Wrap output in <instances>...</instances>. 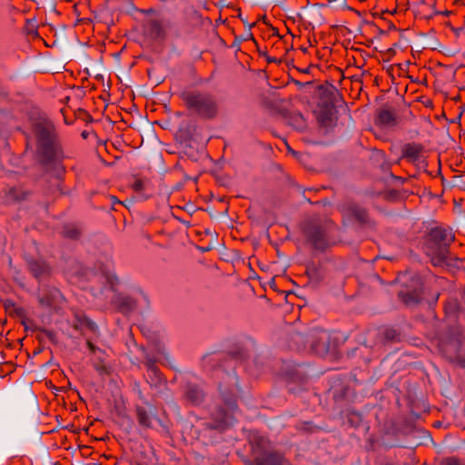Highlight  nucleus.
<instances>
[{
  "label": "nucleus",
  "instance_id": "nucleus-17",
  "mask_svg": "<svg viewBox=\"0 0 465 465\" xmlns=\"http://www.w3.org/2000/svg\"><path fill=\"white\" fill-rule=\"evenodd\" d=\"M288 124L292 126L298 131H302L306 128V121L300 113H295L287 118Z\"/></svg>",
  "mask_w": 465,
  "mask_h": 465
},
{
  "label": "nucleus",
  "instance_id": "nucleus-32",
  "mask_svg": "<svg viewBox=\"0 0 465 465\" xmlns=\"http://www.w3.org/2000/svg\"><path fill=\"white\" fill-rule=\"evenodd\" d=\"M288 151L291 152L292 153L295 154V152L292 151L289 146H288Z\"/></svg>",
  "mask_w": 465,
  "mask_h": 465
},
{
  "label": "nucleus",
  "instance_id": "nucleus-27",
  "mask_svg": "<svg viewBox=\"0 0 465 465\" xmlns=\"http://www.w3.org/2000/svg\"><path fill=\"white\" fill-rule=\"evenodd\" d=\"M445 465H459V463L455 459H448L445 461Z\"/></svg>",
  "mask_w": 465,
  "mask_h": 465
},
{
  "label": "nucleus",
  "instance_id": "nucleus-28",
  "mask_svg": "<svg viewBox=\"0 0 465 465\" xmlns=\"http://www.w3.org/2000/svg\"><path fill=\"white\" fill-rule=\"evenodd\" d=\"M87 346L92 351V352L96 351V347L89 340L87 341Z\"/></svg>",
  "mask_w": 465,
  "mask_h": 465
},
{
  "label": "nucleus",
  "instance_id": "nucleus-15",
  "mask_svg": "<svg viewBox=\"0 0 465 465\" xmlns=\"http://www.w3.org/2000/svg\"><path fill=\"white\" fill-rule=\"evenodd\" d=\"M399 297L407 305L416 304L421 300L420 291L413 290L411 292H400Z\"/></svg>",
  "mask_w": 465,
  "mask_h": 465
},
{
  "label": "nucleus",
  "instance_id": "nucleus-5",
  "mask_svg": "<svg viewBox=\"0 0 465 465\" xmlns=\"http://www.w3.org/2000/svg\"><path fill=\"white\" fill-rule=\"evenodd\" d=\"M333 226L331 222L323 223L316 222H308L304 227L303 232L308 243L313 249L323 252L331 244V234Z\"/></svg>",
  "mask_w": 465,
  "mask_h": 465
},
{
  "label": "nucleus",
  "instance_id": "nucleus-13",
  "mask_svg": "<svg viewBox=\"0 0 465 465\" xmlns=\"http://www.w3.org/2000/svg\"><path fill=\"white\" fill-rule=\"evenodd\" d=\"M422 146L417 143H408L403 148V156L411 162L419 161L421 155Z\"/></svg>",
  "mask_w": 465,
  "mask_h": 465
},
{
  "label": "nucleus",
  "instance_id": "nucleus-9",
  "mask_svg": "<svg viewBox=\"0 0 465 465\" xmlns=\"http://www.w3.org/2000/svg\"><path fill=\"white\" fill-rule=\"evenodd\" d=\"M185 400L193 405H199L203 402L205 393L198 385L188 383L184 389Z\"/></svg>",
  "mask_w": 465,
  "mask_h": 465
},
{
  "label": "nucleus",
  "instance_id": "nucleus-7",
  "mask_svg": "<svg viewBox=\"0 0 465 465\" xmlns=\"http://www.w3.org/2000/svg\"><path fill=\"white\" fill-rule=\"evenodd\" d=\"M308 341L311 351L320 356H324L329 351L330 336L325 331L312 333L308 337Z\"/></svg>",
  "mask_w": 465,
  "mask_h": 465
},
{
  "label": "nucleus",
  "instance_id": "nucleus-33",
  "mask_svg": "<svg viewBox=\"0 0 465 465\" xmlns=\"http://www.w3.org/2000/svg\"><path fill=\"white\" fill-rule=\"evenodd\" d=\"M113 201H114V203H116V202L119 203V201L115 197H113Z\"/></svg>",
  "mask_w": 465,
  "mask_h": 465
},
{
  "label": "nucleus",
  "instance_id": "nucleus-16",
  "mask_svg": "<svg viewBox=\"0 0 465 465\" xmlns=\"http://www.w3.org/2000/svg\"><path fill=\"white\" fill-rule=\"evenodd\" d=\"M5 312L11 316L24 318L25 315V309L17 306L12 300H5L3 302Z\"/></svg>",
  "mask_w": 465,
  "mask_h": 465
},
{
  "label": "nucleus",
  "instance_id": "nucleus-26",
  "mask_svg": "<svg viewBox=\"0 0 465 465\" xmlns=\"http://www.w3.org/2000/svg\"><path fill=\"white\" fill-rule=\"evenodd\" d=\"M292 340L296 343H302L304 337L301 333H294L292 336Z\"/></svg>",
  "mask_w": 465,
  "mask_h": 465
},
{
  "label": "nucleus",
  "instance_id": "nucleus-12",
  "mask_svg": "<svg viewBox=\"0 0 465 465\" xmlns=\"http://www.w3.org/2000/svg\"><path fill=\"white\" fill-rule=\"evenodd\" d=\"M376 124L385 128L393 127L398 124L396 114L388 109H381L377 114Z\"/></svg>",
  "mask_w": 465,
  "mask_h": 465
},
{
  "label": "nucleus",
  "instance_id": "nucleus-10",
  "mask_svg": "<svg viewBox=\"0 0 465 465\" xmlns=\"http://www.w3.org/2000/svg\"><path fill=\"white\" fill-rule=\"evenodd\" d=\"M60 291L56 288H46L39 296V303L44 307H52L58 304L62 299Z\"/></svg>",
  "mask_w": 465,
  "mask_h": 465
},
{
  "label": "nucleus",
  "instance_id": "nucleus-30",
  "mask_svg": "<svg viewBox=\"0 0 465 465\" xmlns=\"http://www.w3.org/2000/svg\"><path fill=\"white\" fill-rule=\"evenodd\" d=\"M450 13H451L450 11H445V12H443L442 14H443L444 15H449Z\"/></svg>",
  "mask_w": 465,
  "mask_h": 465
},
{
  "label": "nucleus",
  "instance_id": "nucleus-20",
  "mask_svg": "<svg viewBox=\"0 0 465 465\" xmlns=\"http://www.w3.org/2000/svg\"><path fill=\"white\" fill-rule=\"evenodd\" d=\"M145 366L148 371L151 372V378L153 379L154 384H159L162 381V376L158 368L155 366L154 362L152 360H148L145 362Z\"/></svg>",
  "mask_w": 465,
  "mask_h": 465
},
{
  "label": "nucleus",
  "instance_id": "nucleus-34",
  "mask_svg": "<svg viewBox=\"0 0 465 465\" xmlns=\"http://www.w3.org/2000/svg\"><path fill=\"white\" fill-rule=\"evenodd\" d=\"M82 135H83V137H84V138L86 137V134H85L84 132L82 134Z\"/></svg>",
  "mask_w": 465,
  "mask_h": 465
},
{
  "label": "nucleus",
  "instance_id": "nucleus-3",
  "mask_svg": "<svg viewBox=\"0 0 465 465\" xmlns=\"http://www.w3.org/2000/svg\"><path fill=\"white\" fill-rule=\"evenodd\" d=\"M228 383L233 384V388H228L226 383L220 385V391L224 404L228 409V412H225L223 408H218L212 414L213 421L205 424L208 429L223 430L234 421L233 413L237 410L235 394L238 391V379L235 375H230L228 376Z\"/></svg>",
  "mask_w": 465,
  "mask_h": 465
},
{
  "label": "nucleus",
  "instance_id": "nucleus-18",
  "mask_svg": "<svg viewBox=\"0 0 465 465\" xmlns=\"http://www.w3.org/2000/svg\"><path fill=\"white\" fill-rule=\"evenodd\" d=\"M136 415L140 425L146 428H150L152 426V417L144 408L137 407Z\"/></svg>",
  "mask_w": 465,
  "mask_h": 465
},
{
  "label": "nucleus",
  "instance_id": "nucleus-11",
  "mask_svg": "<svg viewBox=\"0 0 465 465\" xmlns=\"http://www.w3.org/2000/svg\"><path fill=\"white\" fill-rule=\"evenodd\" d=\"M113 303L115 308L123 313L130 312L136 307V301L134 299L123 294H117L114 298Z\"/></svg>",
  "mask_w": 465,
  "mask_h": 465
},
{
  "label": "nucleus",
  "instance_id": "nucleus-14",
  "mask_svg": "<svg viewBox=\"0 0 465 465\" xmlns=\"http://www.w3.org/2000/svg\"><path fill=\"white\" fill-rule=\"evenodd\" d=\"M73 327L78 331H82L84 328H86L93 332H96L97 331L96 324L84 315H75Z\"/></svg>",
  "mask_w": 465,
  "mask_h": 465
},
{
  "label": "nucleus",
  "instance_id": "nucleus-24",
  "mask_svg": "<svg viewBox=\"0 0 465 465\" xmlns=\"http://www.w3.org/2000/svg\"><path fill=\"white\" fill-rule=\"evenodd\" d=\"M133 189L136 192H142L144 189V182L141 179L135 180L133 184Z\"/></svg>",
  "mask_w": 465,
  "mask_h": 465
},
{
  "label": "nucleus",
  "instance_id": "nucleus-19",
  "mask_svg": "<svg viewBox=\"0 0 465 465\" xmlns=\"http://www.w3.org/2000/svg\"><path fill=\"white\" fill-rule=\"evenodd\" d=\"M349 213L360 223H366L368 220V213L365 209L358 205H351L348 208Z\"/></svg>",
  "mask_w": 465,
  "mask_h": 465
},
{
  "label": "nucleus",
  "instance_id": "nucleus-1",
  "mask_svg": "<svg viewBox=\"0 0 465 465\" xmlns=\"http://www.w3.org/2000/svg\"><path fill=\"white\" fill-rule=\"evenodd\" d=\"M32 129L36 140L37 152L43 159L46 162L61 160L63 152L57 142L53 123L45 115H39L33 120Z\"/></svg>",
  "mask_w": 465,
  "mask_h": 465
},
{
  "label": "nucleus",
  "instance_id": "nucleus-8",
  "mask_svg": "<svg viewBox=\"0 0 465 465\" xmlns=\"http://www.w3.org/2000/svg\"><path fill=\"white\" fill-rule=\"evenodd\" d=\"M252 465H291L284 457L278 452H263L257 455Z\"/></svg>",
  "mask_w": 465,
  "mask_h": 465
},
{
  "label": "nucleus",
  "instance_id": "nucleus-6",
  "mask_svg": "<svg viewBox=\"0 0 465 465\" xmlns=\"http://www.w3.org/2000/svg\"><path fill=\"white\" fill-rule=\"evenodd\" d=\"M26 266L32 276L38 282L45 281L52 275L51 266L44 260L27 259Z\"/></svg>",
  "mask_w": 465,
  "mask_h": 465
},
{
  "label": "nucleus",
  "instance_id": "nucleus-29",
  "mask_svg": "<svg viewBox=\"0 0 465 465\" xmlns=\"http://www.w3.org/2000/svg\"><path fill=\"white\" fill-rule=\"evenodd\" d=\"M302 72L304 74H308L310 72V68L308 67V68L302 69Z\"/></svg>",
  "mask_w": 465,
  "mask_h": 465
},
{
  "label": "nucleus",
  "instance_id": "nucleus-4",
  "mask_svg": "<svg viewBox=\"0 0 465 465\" xmlns=\"http://www.w3.org/2000/svg\"><path fill=\"white\" fill-rule=\"evenodd\" d=\"M182 97L186 107L198 116L210 120L218 115V104L211 94L186 92L183 94Z\"/></svg>",
  "mask_w": 465,
  "mask_h": 465
},
{
  "label": "nucleus",
  "instance_id": "nucleus-23",
  "mask_svg": "<svg viewBox=\"0 0 465 465\" xmlns=\"http://www.w3.org/2000/svg\"><path fill=\"white\" fill-rule=\"evenodd\" d=\"M398 337V333L394 330H386L384 332V338L387 341H394Z\"/></svg>",
  "mask_w": 465,
  "mask_h": 465
},
{
  "label": "nucleus",
  "instance_id": "nucleus-21",
  "mask_svg": "<svg viewBox=\"0 0 465 465\" xmlns=\"http://www.w3.org/2000/svg\"><path fill=\"white\" fill-rule=\"evenodd\" d=\"M64 236L69 239H78L81 235L80 229L75 225H66L63 231Z\"/></svg>",
  "mask_w": 465,
  "mask_h": 465
},
{
  "label": "nucleus",
  "instance_id": "nucleus-2",
  "mask_svg": "<svg viewBox=\"0 0 465 465\" xmlns=\"http://www.w3.org/2000/svg\"><path fill=\"white\" fill-rule=\"evenodd\" d=\"M454 241L450 230L443 227L432 228L425 236L423 251L434 266H450L451 262L450 246Z\"/></svg>",
  "mask_w": 465,
  "mask_h": 465
},
{
  "label": "nucleus",
  "instance_id": "nucleus-22",
  "mask_svg": "<svg viewBox=\"0 0 465 465\" xmlns=\"http://www.w3.org/2000/svg\"><path fill=\"white\" fill-rule=\"evenodd\" d=\"M306 273L312 282H319L322 279L320 271L316 267L308 268Z\"/></svg>",
  "mask_w": 465,
  "mask_h": 465
},
{
  "label": "nucleus",
  "instance_id": "nucleus-25",
  "mask_svg": "<svg viewBox=\"0 0 465 465\" xmlns=\"http://www.w3.org/2000/svg\"><path fill=\"white\" fill-rule=\"evenodd\" d=\"M151 26L153 31L157 35H161L162 33V27L161 25L157 21H152Z\"/></svg>",
  "mask_w": 465,
  "mask_h": 465
},
{
  "label": "nucleus",
  "instance_id": "nucleus-31",
  "mask_svg": "<svg viewBox=\"0 0 465 465\" xmlns=\"http://www.w3.org/2000/svg\"><path fill=\"white\" fill-rule=\"evenodd\" d=\"M268 61L269 62H276V59L275 58H268Z\"/></svg>",
  "mask_w": 465,
  "mask_h": 465
}]
</instances>
